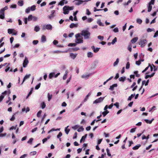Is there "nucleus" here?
I'll list each match as a JSON object with an SVG mask.
<instances>
[{
	"instance_id": "14",
	"label": "nucleus",
	"mask_w": 158,
	"mask_h": 158,
	"mask_svg": "<svg viewBox=\"0 0 158 158\" xmlns=\"http://www.w3.org/2000/svg\"><path fill=\"white\" fill-rule=\"evenodd\" d=\"M117 84H113V85L110 86L109 89L111 90H113L114 89V88L115 87H117Z\"/></svg>"
},
{
	"instance_id": "42",
	"label": "nucleus",
	"mask_w": 158,
	"mask_h": 158,
	"mask_svg": "<svg viewBox=\"0 0 158 158\" xmlns=\"http://www.w3.org/2000/svg\"><path fill=\"white\" fill-rule=\"evenodd\" d=\"M60 129H55L54 128H52V129H51L50 131H49L48 132V133H49L50 132H51L52 131H56L57 130H60Z\"/></svg>"
},
{
	"instance_id": "50",
	"label": "nucleus",
	"mask_w": 158,
	"mask_h": 158,
	"mask_svg": "<svg viewBox=\"0 0 158 158\" xmlns=\"http://www.w3.org/2000/svg\"><path fill=\"white\" fill-rule=\"evenodd\" d=\"M79 127V126L78 125H76L72 127V128L74 130H76Z\"/></svg>"
},
{
	"instance_id": "10",
	"label": "nucleus",
	"mask_w": 158,
	"mask_h": 158,
	"mask_svg": "<svg viewBox=\"0 0 158 158\" xmlns=\"http://www.w3.org/2000/svg\"><path fill=\"white\" fill-rule=\"evenodd\" d=\"M65 2V4H67L68 3V2L67 1H65V0H62L59 3L58 5H60L61 6H63L64 5Z\"/></svg>"
},
{
	"instance_id": "4",
	"label": "nucleus",
	"mask_w": 158,
	"mask_h": 158,
	"mask_svg": "<svg viewBox=\"0 0 158 158\" xmlns=\"http://www.w3.org/2000/svg\"><path fill=\"white\" fill-rule=\"evenodd\" d=\"M147 42V41L146 40H143L140 41L139 43V44L140 45L141 47H143L145 46V44H146Z\"/></svg>"
},
{
	"instance_id": "17",
	"label": "nucleus",
	"mask_w": 158,
	"mask_h": 158,
	"mask_svg": "<svg viewBox=\"0 0 158 158\" xmlns=\"http://www.w3.org/2000/svg\"><path fill=\"white\" fill-rule=\"evenodd\" d=\"M46 38L45 36L43 35L41 38V41L42 42H44L46 41Z\"/></svg>"
},
{
	"instance_id": "8",
	"label": "nucleus",
	"mask_w": 158,
	"mask_h": 158,
	"mask_svg": "<svg viewBox=\"0 0 158 158\" xmlns=\"http://www.w3.org/2000/svg\"><path fill=\"white\" fill-rule=\"evenodd\" d=\"M63 13L64 14H68L69 13V11L67 7V6H65L63 8Z\"/></svg>"
},
{
	"instance_id": "59",
	"label": "nucleus",
	"mask_w": 158,
	"mask_h": 158,
	"mask_svg": "<svg viewBox=\"0 0 158 158\" xmlns=\"http://www.w3.org/2000/svg\"><path fill=\"white\" fill-rule=\"evenodd\" d=\"M86 14L88 15H89L91 14V12L89 11L88 9H87L86 10Z\"/></svg>"
},
{
	"instance_id": "64",
	"label": "nucleus",
	"mask_w": 158,
	"mask_h": 158,
	"mask_svg": "<svg viewBox=\"0 0 158 158\" xmlns=\"http://www.w3.org/2000/svg\"><path fill=\"white\" fill-rule=\"evenodd\" d=\"M114 105L117 108H119V105L118 102H116V103H114Z\"/></svg>"
},
{
	"instance_id": "19",
	"label": "nucleus",
	"mask_w": 158,
	"mask_h": 158,
	"mask_svg": "<svg viewBox=\"0 0 158 158\" xmlns=\"http://www.w3.org/2000/svg\"><path fill=\"white\" fill-rule=\"evenodd\" d=\"M87 136V134H86L85 135L83 136H82L80 140V142L81 143L83 140H84L86 138V137Z\"/></svg>"
},
{
	"instance_id": "7",
	"label": "nucleus",
	"mask_w": 158,
	"mask_h": 158,
	"mask_svg": "<svg viewBox=\"0 0 158 158\" xmlns=\"http://www.w3.org/2000/svg\"><path fill=\"white\" fill-rule=\"evenodd\" d=\"M149 82V80H148L147 81H146L145 80L143 81H142V86L140 88V89H139V91L140 90L142 89V88L143 87V86L144 84H145V86L147 85H148V84Z\"/></svg>"
},
{
	"instance_id": "23",
	"label": "nucleus",
	"mask_w": 158,
	"mask_h": 158,
	"mask_svg": "<svg viewBox=\"0 0 158 158\" xmlns=\"http://www.w3.org/2000/svg\"><path fill=\"white\" fill-rule=\"evenodd\" d=\"M152 6L151 4H149L148 6V12H150L151 11L152 9Z\"/></svg>"
},
{
	"instance_id": "58",
	"label": "nucleus",
	"mask_w": 158,
	"mask_h": 158,
	"mask_svg": "<svg viewBox=\"0 0 158 158\" xmlns=\"http://www.w3.org/2000/svg\"><path fill=\"white\" fill-rule=\"evenodd\" d=\"M113 31L114 32H117L118 31V29L117 27H116L113 29Z\"/></svg>"
},
{
	"instance_id": "22",
	"label": "nucleus",
	"mask_w": 158,
	"mask_h": 158,
	"mask_svg": "<svg viewBox=\"0 0 158 158\" xmlns=\"http://www.w3.org/2000/svg\"><path fill=\"white\" fill-rule=\"evenodd\" d=\"M126 79V77H121L119 78V80L120 81L124 82Z\"/></svg>"
},
{
	"instance_id": "5",
	"label": "nucleus",
	"mask_w": 158,
	"mask_h": 158,
	"mask_svg": "<svg viewBox=\"0 0 158 158\" xmlns=\"http://www.w3.org/2000/svg\"><path fill=\"white\" fill-rule=\"evenodd\" d=\"M104 97H100L95 100L93 102V104H96L102 102L104 99Z\"/></svg>"
},
{
	"instance_id": "46",
	"label": "nucleus",
	"mask_w": 158,
	"mask_h": 158,
	"mask_svg": "<svg viewBox=\"0 0 158 158\" xmlns=\"http://www.w3.org/2000/svg\"><path fill=\"white\" fill-rule=\"evenodd\" d=\"M40 85H41L40 83H39V84H38L37 85L35 86V89H39L40 86Z\"/></svg>"
},
{
	"instance_id": "38",
	"label": "nucleus",
	"mask_w": 158,
	"mask_h": 158,
	"mask_svg": "<svg viewBox=\"0 0 158 158\" xmlns=\"http://www.w3.org/2000/svg\"><path fill=\"white\" fill-rule=\"evenodd\" d=\"M76 45V43H69L68 44V46L69 47L75 46Z\"/></svg>"
},
{
	"instance_id": "34",
	"label": "nucleus",
	"mask_w": 158,
	"mask_h": 158,
	"mask_svg": "<svg viewBox=\"0 0 158 158\" xmlns=\"http://www.w3.org/2000/svg\"><path fill=\"white\" fill-rule=\"evenodd\" d=\"M52 94L50 95L49 93H48V101H49L50 100L52 99Z\"/></svg>"
},
{
	"instance_id": "15",
	"label": "nucleus",
	"mask_w": 158,
	"mask_h": 158,
	"mask_svg": "<svg viewBox=\"0 0 158 158\" xmlns=\"http://www.w3.org/2000/svg\"><path fill=\"white\" fill-rule=\"evenodd\" d=\"M141 145L140 144H138L137 145L134 147L132 148L133 150H136L139 149V148L141 146Z\"/></svg>"
},
{
	"instance_id": "61",
	"label": "nucleus",
	"mask_w": 158,
	"mask_h": 158,
	"mask_svg": "<svg viewBox=\"0 0 158 158\" xmlns=\"http://www.w3.org/2000/svg\"><path fill=\"white\" fill-rule=\"evenodd\" d=\"M6 135V133H4L3 134H2L1 133H0V137H2L3 136H5Z\"/></svg>"
},
{
	"instance_id": "29",
	"label": "nucleus",
	"mask_w": 158,
	"mask_h": 158,
	"mask_svg": "<svg viewBox=\"0 0 158 158\" xmlns=\"http://www.w3.org/2000/svg\"><path fill=\"white\" fill-rule=\"evenodd\" d=\"M135 94H131L130 96L127 99V100L128 101H131V100L132 98L135 96Z\"/></svg>"
},
{
	"instance_id": "32",
	"label": "nucleus",
	"mask_w": 158,
	"mask_h": 158,
	"mask_svg": "<svg viewBox=\"0 0 158 158\" xmlns=\"http://www.w3.org/2000/svg\"><path fill=\"white\" fill-rule=\"evenodd\" d=\"M138 71H135L134 72V74L135 75L136 77H139L140 76V75L139 74H138Z\"/></svg>"
},
{
	"instance_id": "1",
	"label": "nucleus",
	"mask_w": 158,
	"mask_h": 158,
	"mask_svg": "<svg viewBox=\"0 0 158 158\" xmlns=\"http://www.w3.org/2000/svg\"><path fill=\"white\" fill-rule=\"evenodd\" d=\"M81 34L84 36L85 39H87L89 38L90 33L87 30H83L81 31Z\"/></svg>"
},
{
	"instance_id": "53",
	"label": "nucleus",
	"mask_w": 158,
	"mask_h": 158,
	"mask_svg": "<svg viewBox=\"0 0 158 158\" xmlns=\"http://www.w3.org/2000/svg\"><path fill=\"white\" fill-rule=\"evenodd\" d=\"M62 133L61 132H60L59 133V134H58V135H57V138H60V137L61 136H62Z\"/></svg>"
},
{
	"instance_id": "35",
	"label": "nucleus",
	"mask_w": 158,
	"mask_h": 158,
	"mask_svg": "<svg viewBox=\"0 0 158 158\" xmlns=\"http://www.w3.org/2000/svg\"><path fill=\"white\" fill-rule=\"evenodd\" d=\"M93 56V54L91 52H89L87 53V56L88 57H92Z\"/></svg>"
},
{
	"instance_id": "52",
	"label": "nucleus",
	"mask_w": 158,
	"mask_h": 158,
	"mask_svg": "<svg viewBox=\"0 0 158 158\" xmlns=\"http://www.w3.org/2000/svg\"><path fill=\"white\" fill-rule=\"evenodd\" d=\"M98 38L101 40H103L104 37L101 35H99L98 36Z\"/></svg>"
},
{
	"instance_id": "36",
	"label": "nucleus",
	"mask_w": 158,
	"mask_h": 158,
	"mask_svg": "<svg viewBox=\"0 0 158 158\" xmlns=\"http://www.w3.org/2000/svg\"><path fill=\"white\" fill-rule=\"evenodd\" d=\"M46 106V104L44 102H43L41 104V107L42 109L44 108Z\"/></svg>"
},
{
	"instance_id": "39",
	"label": "nucleus",
	"mask_w": 158,
	"mask_h": 158,
	"mask_svg": "<svg viewBox=\"0 0 158 158\" xmlns=\"http://www.w3.org/2000/svg\"><path fill=\"white\" fill-rule=\"evenodd\" d=\"M40 30V28L38 26H36L35 27L34 30L36 32Z\"/></svg>"
},
{
	"instance_id": "30",
	"label": "nucleus",
	"mask_w": 158,
	"mask_h": 158,
	"mask_svg": "<svg viewBox=\"0 0 158 158\" xmlns=\"http://www.w3.org/2000/svg\"><path fill=\"white\" fill-rule=\"evenodd\" d=\"M55 74V73H50L49 77L50 79H51L52 77H53L54 75Z\"/></svg>"
},
{
	"instance_id": "48",
	"label": "nucleus",
	"mask_w": 158,
	"mask_h": 158,
	"mask_svg": "<svg viewBox=\"0 0 158 158\" xmlns=\"http://www.w3.org/2000/svg\"><path fill=\"white\" fill-rule=\"evenodd\" d=\"M117 38L116 37H115L114 39L112 40V44H115V43L117 41Z\"/></svg>"
},
{
	"instance_id": "37",
	"label": "nucleus",
	"mask_w": 158,
	"mask_h": 158,
	"mask_svg": "<svg viewBox=\"0 0 158 158\" xmlns=\"http://www.w3.org/2000/svg\"><path fill=\"white\" fill-rule=\"evenodd\" d=\"M33 140V139L32 138H30L28 141L27 143H29L30 144H31Z\"/></svg>"
},
{
	"instance_id": "3",
	"label": "nucleus",
	"mask_w": 158,
	"mask_h": 158,
	"mask_svg": "<svg viewBox=\"0 0 158 158\" xmlns=\"http://www.w3.org/2000/svg\"><path fill=\"white\" fill-rule=\"evenodd\" d=\"M88 1H82L81 0H75L74 1L75 4L76 5H79L82 4L84 2H87Z\"/></svg>"
},
{
	"instance_id": "31",
	"label": "nucleus",
	"mask_w": 158,
	"mask_h": 158,
	"mask_svg": "<svg viewBox=\"0 0 158 158\" xmlns=\"http://www.w3.org/2000/svg\"><path fill=\"white\" fill-rule=\"evenodd\" d=\"M18 113V112H16L12 116L11 118L10 119V120L11 121H13L15 119V114Z\"/></svg>"
},
{
	"instance_id": "28",
	"label": "nucleus",
	"mask_w": 158,
	"mask_h": 158,
	"mask_svg": "<svg viewBox=\"0 0 158 158\" xmlns=\"http://www.w3.org/2000/svg\"><path fill=\"white\" fill-rule=\"evenodd\" d=\"M14 30V29H9L8 30V33L9 34H11L13 33V31Z\"/></svg>"
},
{
	"instance_id": "18",
	"label": "nucleus",
	"mask_w": 158,
	"mask_h": 158,
	"mask_svg": "<svg viewBox=\"0 0 158 158\" xmlns=\"http://www.w3.org/2000/svg\"><path fill=\"white\" fill-rule=\"evenodd\" d=\"M31 76V74H29L28 75H26L25 77H24V78H23V81L22 83L24 81L28 78H29Z\"/></svg>"
},
{
	"instance_id": "60",
	"label": "nucleus",
	"mask_w": 158,
	"mask_h": 158,
	"mask_svg": "<svg viewBox=\"0 0 158 158\" xmlns=\"http://www.w3.org/2000/svg\"><path fill=\"white\" fill-rule=\"evenodd\" d=\"M5 18L4 14H1L0 15V18L2 19H3Z\"/></svg>"
},
{
	"instance_id": "44",
	"label": "nucleus",
	"mask_w": 158,
	"mask_h": 158,
	"mask_svg": "<svg viewBox=\"0 0 158 158\" xmlns=\"http://www.w3.org/2000/svg\"><path fill=\"white\" fill-rule=\"evenodd\" d=\"M33 16L31 15H29L28 17V21H31L32 19Z\"/></svg>"
},
{
	"instance_id": "26",
	"label": "nucleus",
	"mask_w": 158,
	"mask_h": 158,
	"mask_svg": "<svg viewBox=\"0 0 158 158\" xmlns=\"http://www.w3.org/2000/svg\"><path fill=\"white\" fill-rule=\"evenodd\" d=\"M90 75L89 74H88V75H83L82 76H81V77L82 78H87V79H88V78L89 77Z\"/></svg>"
},
{
	"instance_id": "16",
	"label": "nucleus",
	"mask_w": 158,
	"mask_h": 158,
	"mask_svg": "<svg viewBox=\"0 0 158 158\" xmlns=\"http://www.w3.org/2000/svg\"><path fill=\"white\" fill-rule=\"evenodd\" d=\"M92 48L93 49L94 52L95 53L98 52L99 51V49H100V48H97L96 49H95L94 48V46H92Z\"/></svg>"
},
{
	"instance_id": "13",
	"label": "nucleus",
	"mask_w": 158,
	"mask_h": 158,
	"mask_svg": "<svg viewBox=\"0 0 158 158\" xmlns=\"http://www.w3.org/2000/svg\"><path fill=\"white\" fill-rule=\"evenodd\" d=\"M77 55V54H74L73 53H70V56L73 59H74L76 57Z\"/></svg>"
},
{
	"instance_id": "24",
	"label": "nucleus",
	"mask_w": 158,
	"mask_h": 158,
	"mask_svg": "<svg viewBox=\"0 0 158 158\" xmlns=\"http://www.w3.org/2000/svg\"><path fill=\"white\" fill-rule=\"evenodd\" d=\"M18 4L20 6H23V0L19 1L18 2Z\"/></svg>"
},
{
	"instance_id": "41",
	"label": "nucleus",
	"mask_w": 158,
	"mask_h": 158,
	"mask_svg": "<svg viewBox=\"0 0 158 158\" xmlns=\"http://www.w3.org/2000/svg\"><path fill=\"white\" fill-rule=\"evenodd\" d=\"M150 66V64H149L148 66V67H146L145 68V69L142 71V73H144L145 71H146L148 69V68H149V67Z\"/></svg>"
},
{
	"instance_id": "40",
	"label": "nucleus",
	"mask_w": 158,
	"mask_h": 158,
	"mask_svg": "<svg viewBox=\"0 0 158 158\" xmlns=\"http://www.w3.org/2000/svg\"><path fill=\"white\" fill-rule=\"evenodd\" d=\"M84 130V128H83V127H81L77 130V131L78 132H80L83 131Z\"/></svg>"
},
{
	"instance_id": "11",
	"label": "nucleus",
	"mask_w": 158,
	"mask_h": 158,
	"mask_svg": "<svg viewBox=\"0 0 158 158\" xmlns=\"http://www.w3.org/2000/svg\"><path fill=\"white\" fill-rule=\"evenodd\" d=\"M55 12V10H52V14L49 16L48 18L50 19H52L54 16V14Z\"/></svg>"
},
{
	"instance_id": "21",
	"label": "nucleus",
	"mask_w": 158,
	"mask_h": 158,
	"mask_svg": "<svg viewBox=\"0 0 158 158\" xmlns=\"http://www.w3.org/2000/svg\"><path fill=\"white\" fill-rule=\"evenodd\" d=\"M91 95V93L90 92H89L88 94L87 95H86V97H85V98L84 99V102H86L88 98L89 97V96Z\"/></svg>"
},
{
	"instance_id": "49",
	"label": "nucleus",
	"mask_w": 158,
	"mask_h": 158,
	"mask_svg": "<svg viewBox=\"0 0 158 158\" xmlns=\"http://www.w3.org/2000/svg\"><path fill=\"white\" fill-rule=\"evenodd\" d=\"M42 111L40 110L38 113L37 114V116L38 117H40V116L41 114L42 113Z\"/></svg>"
},
{
	"instance_id": "33",
	"label": "nucleus",
	"mask_w": 158,
	"mask_h": 158,
	"mask_svg": "<svg viewBox=\"0 0 158 158\" xmlns=\"http://www.w3.org/2000/svg\"><path fill=\"white\" fill-rule=\"evenodd\" d=\"M36 9V6L35 5L31 6L30 7L31 10V11L35 10Z\"/></svg>"
},
{
	"instance_id": "54",
	"label": "nucleus",
	"mask_w": 158,
	"mask_h": 158,
	"mask_svg": "<svg viewBox=\"0 0 158 158\" xmlns=\"http://www.w3.org/2000/svg\"><path fill=\"white\" fill-rule=\"evenodd\" d=\"M67 7L69 10H73L74 9V7L73 6H67Z\"/></svg>"
},
{
	"instance_id": "62",
	"label": "nucleus",
	"mask_w": 158,
	"mask_h": 158,
	"mask_svg": "<svg viewBox=\"0 0 158 158\" xmlns=\"http://www.w3.org/2000/svg\"><path fill=\"white\" fill-rule=\"evenodd\" d=\"M53 43L54 45H56L58 43V42L57 40H55L53 41Z\"/></svg>"
},
{
	"instance_id": "2",
	"label": "nucleus",
	"mask_w": 158,
	"mask_h": 158,
	"mask_svg": "<svg viewBox=\"0 0 158 158\" xmlns=\"http://www.w3.org/2000/svg\"><path fill=\"white\" fill-rule=\"evenodd\" d=\"M80 36V33H78L76 34L75 35V37L76 38V43L77 44H80V43H82L83 42V40L82 39V38H78Z\"/></svg>"
},
{
	"instance_id": "47",
	"label": "nucleus",
	"mask_w": 158,
	"mask_h": 158,
	"mask_svg": "<svg viewBox=\"0 0 158 158\" xmlns=\"http://www.w3.org/2000/svg\"><path fill=\"white\" fill-rule=\"evenodd\" d=\"M130 66V64L129 62H128L126 65V68L127 69H128L129 68Z\"/></svg>"
},
{
	"instance_id": "6",
	"label": "nucleus",
	"mask_w": 158,
	"mask_h": 158,
	"mask_svg": "<svg viewBox=\"0 0 158 158\" xmlns=\"http://www.w3.org/2000/svg\"><path fill=\"white\" fill-rule=\"evenodd\" d=\"M42 28L43 30H45L46 29L47 30H52V27L50 24H48L43 26Z\"/></svg>"
},
{
	"instance_id": "63",
	"label": "nucleus",
	"mask_w": 158,
	"mask_h": 158,
	"mask_svg": "<svg viewBox=\"0 0 158 158\" xmlns=\"http://www.w3.org/2000/svg\"><path fill=\"white\" fill-rule=\"evenodd\" d=\"M30 10H31V9H30V7H28L26 9V10H25V12L26 13H28L29 12Z\"/></svg>"
},
{
	"instance_id": "45",
	"label": "nucleus",
	"mask_w": 158,
	"mask_h": 158,
	"mask_svg": "<svg viewBox=\"0 0 158 158\" xmlns=\"http://www.w3.org/2000/svg\"><path fill=\"white\" fill-rule=\"evenodd\" d=\"M106 152H107V154L108 155V156H111V154L110 153V151H109V150L108 149V148H107L106 149Z\"/></svg>"
},
{
	"instance_id": "20",
	"label": "nucleus",
	"mask_w": 158,
	"mask_h": 158,
	"mask_svg": "<svg viewBox=\"0 0 158 158\" xmlns=\"http://www.w3.org/2000/svg\"><path fill=\"white\" fill-rule=\"evenodd\" d=\"M77 27V24H74V23H71L69 26V27L71 28H72L75 27Z\"/></svg>"
},
{
	"instance_id": "25",
	"label": "nucleus",
	"mask_w": 158,
	"mask_h": 158,
	"mask_svg": "<svg viewBox=\"0 0 158 158\" xmlns=\"http://www.w3.org/2000/svg\"><path fill=\"white\" fill-rule=\"evenodd\" d=\"M119 61V58H117L116 59V61L114 62L113 64L114 66H115L116 65H117Z\"/></svg>"
},
{
	"instance_id": "56",
	"label": "nucleus",
	"mask_w": 158,
	"mask_h": 158,
	"mask_svg": "<svg viewBox=\"0 0 158 158\" xmlns=\"http://www.w3.org/2000/svg\"><path fill=\"white\" fill-rule=\"evenodd\" d=\"M38 42L39 41L38 40H34L33 41V43L34 44L36 45L38 43Z\"/></svg>"
},
{
	"instance_id": "57",
	"label": "nucleus",
	"mask_w": 158,
	"mask_h": 158,
	"mask_svg": "<svg viewBox=\"0 0 158 158\" xmlns=\"http://www.w3.org/2000/svg\"><path fill=\"white\" fill-rule=\"evenodd\" d=\"M158 36V31H156L153 36L154 38H155Z\"/></svg>"
},
{
	"instance_id": "51",
	"label": "nucleus",
	"mask_w": 158,
	"mask_h": 158,
	"mask_svg": "<svg viewBox=\"0 0 158 158\" xmlns=\"http://www.w3.org/2000/svg\"><path fill=\"white\" fill-rule=\"evenodd\" d=\"M97 23L100 26H103L102 24V23L101 22L100 20H98V21H97Z\"/></svg>"
},
{
	"instance_id": "12",
	"label": "nucleus",
	"mask_w": 158,
	"mask_h": 158,
	"mask_svg": "<svg viewBox=\"0 0 158 158\" xmlns=\"http://www.w3.org/2000/svg\"><path fill=\"white\" fill-rule=\"evenodd\" d=\"M138 39V37H135L131 40V42L132 44L135 43L137 41Z\"/></svg>"
},
{
	"instance_id": "55",
	"label": "nucleus",
	"mask_w": 158,
	"mask_h": 158,
	"mask_svg": "<svg viewBox=\"0 0 158 158\" xmlns=\"http://www.w3.org/2000/svg\"><path fill=\"white\" fill-rule=\"evenodd\" d=\"M36 153H37L36 152L33 151V152H30V155H31L33 156V155H36Z\"/></svg>"
},
{
	"instance_id": "27",
	"label": "nucleus",
	"mask_w": 158,
	"mask_h": 158,
	"mask_svg": "<svg viewBox=\"0 0 158 158\" xmlns=\"http://www.w3.org/2000/svg\"><path fill=\"white\" fill-rule=\"evenodd\" d=\"M69 127V126H67L65 128V131L67 134H68L70 130V129H68L67 128Z\"/></svg>"
},
{
	"instance_id": "9",
	"label": "nucleus",
	"mask_w": 158,
	"mask_h": 158,
	"mask_svg": "<svg viewBox=\"0 0 158 158\" xmlns=\"http://www.w3.org/2000/svg\"><path fill=\"white\" fill-rule=\"evenodd\" d=\"M28 62V60L27 58L26 57H25L23 63V66L24 67H26Z\"/></svg>"
},
{
	"instance_id": "43",
	"label": "nucleus",
	"mask_w": 158,
	"mask_h": 158,
	"mask_svg": "<svg viewBox=\"0 0 158 158\" xmlns=\"http://www.w3.org/2000/svg\"><path fill=\"white\" fill-rule=\"evenodd\" d=\"M136 22L137 23L141 24L142 23V20L140 19H138L136 20Z\"/></svg>"
}]
</instances>
